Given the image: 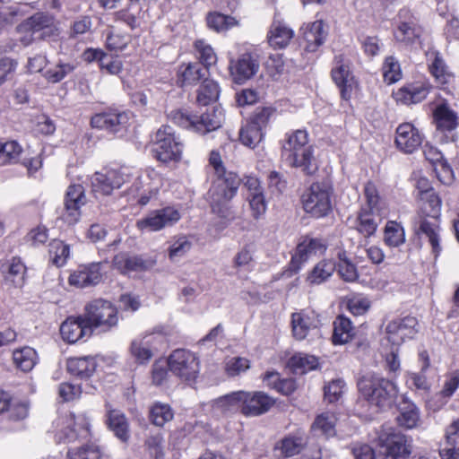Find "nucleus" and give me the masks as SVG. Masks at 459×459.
<instances>
[{"mask_svg": "<svg viewBox=\"0 0 459 459\" xmlns=\"http://www.w3.org/2000/svg\"><path fill=\"white\" fill-rule=\"evenodd\" d=\"M209 164L217 176L207 194L212 212L222 219L231 221L234 212L230 201L237 195L241 180L236 173L226 171L219 152H210Z\"/></svg>", "mask_w": 459, "mask_h": 459, "instance_id": "1", "label": "nucleus"}, {"mask_svg": "<svg viewBox=\"0 0 459 459\" xmlns=\"http://www.w3.org/2000/svg\"><path fill=\"white\" fill-rule=\"evenodd\" d=\"M281 158L291 168L299 169L307 176L318 169L315 156V147L308 143V134L305 130H295L285 134L281 141Z\"/></svg>", "mask_w": 459, "mask_h": 459, "instance_id": "2", "label": "nucleus"}, {"mask_svg": "<svg viewBox=\"0 0 459 459\" xmlns=\"http://www.w3.org/2000/svg\"><path fill=\"white\" fill-rule=\"evenodd\" d=\"M361 395L380 409L391 406L397 394L396 385L376 373H367L358 381Z\"/></svg>", "mask_w": 459, "mask_h": 459, "instance_id": "3", "label": "nucleus"}, {"mask_svg": "<svg viewBox=\"0 0 459 459\" xmlns=\"http://www.w3.org/2000/svg\"><path fill=\"white\" fill-rule=\"evenodd\" d=\"M333 188L327 183H314L302 196L306 212L315 218L326 217L333 210Z\"/></svg>", "mask_w": 459, "mask_h": 459, "instance_id": "4", "label": "nucleus"}, {"mask_svg": "<svg viewBox=\"0 0 459 459\" xmlns=\"http://www.w3.org/2000/svg\"><path fill=\"white\" fill-rule=\"evenodd\" d=\"M83 316L91 331L98 327L108 330L118 322L117 307L110 301L102 299L88 303Z\"/></svg>", "mask_w": 459, "mask_h": 459, "instance_id": "5", "label": "nucleus"}, {"mask_svg": "<svg viewBox=\"0 0 459 459\" xmlns=\"http://www.w3.org/2000/svg\"><path fill=\"white\" fill-rule=\"evenodd\" d=\"M169 371L185 382L195 381L200 371L198 357L189 350L177 349L168 359Z\"/></svg>", "mask_w": 459, "mask_h": 459, "instance_id": "6", "label": "nucleus"}, {"mask_svg": "<svg viewBox=\"0 0 459 459\" xmlns=\"http://www.w3.org/2000/svg\"><path fill=\"white\" fill-rule=\"evenodd\" d=\"M377 445L379 456L383 459H406L411 454L406 437L393 428L380 432Z\"/></svg>", "mask_w": 459, "mask_h": 459, "instance_id": "7", "label": "nucleus"}, {"mask_svg": "<svg viewBox=\"0 0 459 459\" xmlns=\"http://www.w3.org/2000/svg\"><path fill=\"white\" fill-rule=\"evenodd\" d=\"M439 217L419 213L413 221V231L420 239H427L431 246L432 254L437 258L442 251L440 245Z\"/></svg>", "mask_w": 459, "mask_h": 459, "instance_id": "8", "label": "nucleus"}, {"mask_svg": "<svg viewBox=\"0 0 459 459\" xmlns=\"http://www.w3.org/2000/svg\"><path fill=\"white\" fill-rule=\"evenodd\" d=\"M154 152L157 159L162 162L180 160L182 144L177 141L169 126H163L157 131Z\"/></svg>", "mask_w": 459, "mask_h": 459, "instance_id": "9", "label": "nucleus"}, {"mask_svg": "<svg viewBox=\"0 0 459 459\" xmlns=\"http://www.w3.org/2000/svg\"><path fill=\"white\" fill-rule=\"evenodd\" d=\"M241 400V413L247 417H255L267 412L274 400L264 392L237 391L234 394Z\"/></svg>", "mask_w": 459, "mask_h": 459, "instance_id": "10", "label": "nucleus"}, {"mask_svg": "<svg viewBox=\"0 0 459 459\" xmlns=\"http://www.w3.org/2000/svg\"><path fill=\"white\" fill-rule=\"evenodd\" d=\"M179 212L171 206L154 210L145 217L137 221L136 226L141 230L158 231L165 227H170L180 219Z\"/></svg>", "mask_w": 459, "mask_h": 459, "instance_id": "11", "label": "nucleus"}, {"mask_svg": "<svg viewBox=\"0 0 459 459\" xmlns=\"http://www.w3.org/2000/svg\"><path fill=\"white\" fill-rule=\"evenodd\" d=\"M334 65L331 72L332 79L339 88L342 99L348 100L357 88V82L342 56L334 57Z\"/></svg>", "mask_w": 459, "mask_h": 459, "instance_id": "12", "label": "nucleus"}, {"mask_svg": "<svg viewBox=\"0 0 459 459\" xmlns=\"http://www.w3.org/2000/svg\"><path fill=\"white\" fill-rule=\"evenodd\" d=\"M418 321L414 316L396 318L389 322L385 327L388 341L394 345H400L406 339H411L418 332Z\"/></svg>", "mask_w": 459, "mask_h": 459, "instance_id": "13", "label": "nucleus"}, {"mask_svg": "<svg viewBox=\"0 0 459 459\" xmlns=\"http://www.w3.org/2000/svg\"><path fill=\"white\" fill-rule=\"evenodd\" d=\"M260 64L257 56L245 53L236 61H231L230 72L234 82L242 84L252 78L259 70Z\"/></svg>", "mask_w": 459, "mask_h": 459, "instance_id": "14", "label": "nucleus"}, {"mask_svg": "<svg viewBox=\"0 0 459 459\" xmlns=\"http://www.w3.org/2000/svg\"><path fill=\"white\" fill-rule=\"evenodd\" d=\"M156 260L144 255L119 253L114 256L113 265L123 274L135 272H145L152 269Z\"/></svg>", "mask_w": 459, "mask_h": 459, "instance_id": "15", "label": "nucleus"}, {"mask_svg": "<svg viewBox=\"0 0 459 459\" xmlns=\"http://www.w3.org/2000/svg\"><path fill=\"white\" fill-rule=\"evenodd\" d=\"M125 182L124 175L117 169H105L97 172L91 178L93 193L98 196L108 195L114 189L119 188Z\"/></svg>", "mask_w": 459, "mask_h": 459, "instance_id": "16", "label": "nucleus"}, {"mask_svg": "<svg viewBox=\"0 0 459 459\" xmlns=\"http://www.w3.org/2000/svg\"><path fill=\"white\" fill-rule=\"evenodd\" d=\"M86 197L82 185H72L68 187L65 198V212L63 217L69 224L78 221L81 212L80 208L85 204Z\"/></svg>", "mask_w": 459, "mask_h": 459, "instance_id": "17", "label": "nucleus"}, {"mask_svg": "<svg viewBox=\"0 0 459 459\" xmlns=\"http://www.w3.org/2000/svg\"><path fill=\"white\" fill-rule=\"evenodd\" d=\"M60 333L64 341L75 343L83 337L91 335L92 331L86 324L84 316L68 317L60 326Z\"/></svg>", "mask_w": 459, "mask_h": 459, "instance_id": "18", "label": "nucleus"}, {"mask_svg": "<svg viewBox=\"0 0 459 459\" xmlns=\"http://www.w3.org/2000/svg\"><path fill=\"white\" fill-rule=\"evenodd\" d=\"M102 278L101 264L92 263L80 265L69 276V283L79 288H85L98 284Z\"/></svg>", "mask_w": 459, "mask_h": 459, "instance_id": "19", "label": "nucleus"}, {"mask_svg": "<svg viewBox=\"0 0 459 459\" xmlns=\"http://www.w3.org/2000/svg\"><path fill=\"white\" fill-rule=\"evenodd\" d=\"M172 121L201 134L212 132L221 126L218 117H172Z\"/></svg>", "mask_w": 459, "mask_h": 459, "instance_id": "20", "label": "nucleus"}, {"mask_svg": "<svg viewBox=\"0 0 459 459\" xmlns=\"http://www.w3.org/2000/svg\"><path fill=\"white\" fill-rule=\"evenodd\" d=\"M421 143L422 136L413 125L403 123L397 127L395 144L400 151L412 153Z\"/></svg>", "mask_w": 459, "mask_h": 459, "instance_id": "21", "label": "nucleus"}, {"mask_svg": "<svg viewBox=\"0 0 459 459\" xmlns=\"http://www.w3.org/2000/svg\"><path fill=\"white\" fill-rule=\"evenodd\" d=\"M54 17L46 13H36L25 21H23L21 24H19L16 28L17 31H28L30 30L35 34L40 33L39 35V39L45 38L48 32H52L55 24H54Z\"/></svg>", "mask_w": 459, "mask_h": 459, "instance_id": "22", "label": "nucleus"}, {"mask_svg": "<svg viewBox=\"0 0 459 459\" xmlns=\"http://www.w3.org/2000/svg\"><path fill=\"white\" fill-rule=\"evenodd\" d=\"M319 325L318 316L311 311H300L293 313L291 316L292 333L295 339L304 340L310 330L317 328Z\"/></svg>", "mask_w": 459, "mask_h": 459, "instance_id": "23", "label": "nucleus"}, {"mask_svg": "<svg viewBox=\"0 0 459 459\" xmlns=\"http://www.w3.org/2000/svg\"><path fill=\"white\" fill-rule=\"evenodd\" d=\"M326 37V26L322 20L307 24L303 31V39L306 41L305 51H316L324 44Z\"/></svg>", "mask_w": 459, "mask_h": 459, "instance_id": "24", "label": "nucleus"}, {"mask_svg": "<svg viewBox=\"0 0 459 459\" xmlns=\"http://www.w3.org/2000/svg\"><path fill=\"white\" fill-rule=\"evenodd\" d=\"M4 281L15 288H22L25 283L27 268L18 257H13L2 265Z\"/></svg>", "mask_w": 459, "mask_h": 459, "instance_id": "25", "label": "nucleus"}, {"mask_svg": "<svg viewBox=\"0 0 459 459\" xmlns=\"http://www.w3.org/2000/svg\"><path fill=\"white\" fill-rule=\"evenodd\" d=\"M266 117H253L250 122L243 126L239 132L241 143L254 148L264 137L262 125L265 123Z\"/></svg>", "mask_w": 459, "mask_h": 459, "instance_id": "26", "label": "nucleus"}, {"mask_svg": "<svg viewBox=\"0 0 459 459\" xmlns=\"http://www.w3.org/2000/svg\"><path fill=\"white\" fill-rule=\"evenodd\" d=\"M442 459H459V418L446 430V441L439 450Z\"/></svg>", "mask_w": 459, "mask_h": 459, "instance_id": "27", "label": "nucleus"}, {"mask_svg": "<svg viewBox=\"0 0 459 459\" xmlns=\"http://www.w3.org/2000/svg\"><path fill=\"white\" fill-rule=\"evenodd\" d=\"M96 367V361L92 357L71 358L66 363L68 372L81 379L91 377Z\"/></svg>", "mask_w": 459, "mask_h": 459, "instance_id": "28", "label": "nucleus"}, {"mask_svg": "<svg viewBox=\"0 0 459 459\" xmlns=\"http://www.w3.org/2000/svg\"><path fill=\"white\" fill-rule=\"evenodd\" d=\"M420 420L418 407L408 399H403L399 404V415L396 418L398 425L410 429L416 428Z\"/></svg>", "mask_w": 459, "mask_h": 459, "instance_id": "29", "label": "nucleus"}, {"mask_svg": "<svg viewBox=\"0 0 459 459\" xmlns=\"http://www.w3.org/2000/svg\"><path fill=\"white\" fill-rule=\"evenodd\" d=\"M107 411V423L109 429L121 441L126 442L129 438L128 422L123 412L118 410L108 408L106 405Z\"/></svg>", "mask_w": 459, "mask_h": 459, "instance_id": "30", "label": "nucleus"}, {"mask_svg": "<svg viewBox=\"0 0 459 459\" xmlns=\"http://www.w3.org/2000/svg\"><path fill=\"white\" fill-rule=\"evenodd\" d=\"M377 211H369L368 208H361L358 216L357 230L365 238L373 236L377 229L380 216Z\"/></svg>", "mask_w": 459, "mask_h": 459, "instance_id": "31", "label": "nucleus"}, {"mask_svg": "<svg viewBox=\"0 0 459 459\" xmlns=\"http://www.w3.org/2000/svg\"><path fill=\"white\" fill-rule=\"evenodd\" d=\"M293 36L294 32L290 28L274 22L268 34V42L274 48H283L290 43Z\"/></svg>", "mask_w": 459, "mask_h": 459, "instance_id": "32", "label": "nucleus"}, {"mask_svg": "<svg viewBox=\"0 0 459 459\" xmlns=\"http://www.w3.org/2000/svg\"><path fill=\"white\" fill-rule=\"evenodd\" d=\"M14 365L23 372H30L38 362V354L29 346L16 349L13 352Z\"/></svg>", "mask_w": 459, "mask_h": 459, "instance_id": "33", "label": "nucleus"}, {"mask_svg": "<svg viewBox=\"0 0 459 459\" xmlns=\"http://www.w3.org/2000/svg\"><path fill=\"white\" fill-rule=\"evenodd\" d=\"M335 270V262L331 259H324L315 265L307 277V281L311 284H321L329 279Z\"/></svg>", "mask_w": 459, "mask_h": 459, "instance_id": "34", "label": "nucleus"}, {"mask_svg": "<svg viewBox=\"0 0 459 459\" xmlns=\"http://www.w3.org/2000/svg\"><path fill=\"white\" fill-rule=\"evenodd\" d=\"M354 334V329L349 318L340 316L333 322V342L334 344L348 342Z\"/></svg>", "mask_w": 459, "mask_h": 459, "instance_id": "35", "label": "nucleus"}, {"mask_svg": "<svg viewBox=\"0 0 459 459\" xmlns=\"http://www.w3.org/2000/svg\"><path fill=\"white\" fill-rule=\"evenodd\" d=\"M306 445V440L301 435H289L282 438L276 446L285 457L294 456L299 454Z\"/></svg>", "mask_w": 459, "mask_h": 459, "instance_id": "36", "label": "nucleus"}, {"mask_svg": "<svg viewBox=\"0 0 459 459\" xmlns=\"http://www.w3.org/2000/svg\"><path fill=\"white\" fill-rule=\"evenodd\" d=\"M434 59L429 65V72L434 76L437 83L441 86L448 84L453 79V74L448 70L445 61L438 55V53H433Z\"/></svg>", "mask_w": 459, "mask_h": 459, "instance_id": "37", "label": "nucleus"}, {"mask_svg": "<svg viewBox=\"0 0 459 459\" xmlns=\"http://www.w3.org/2000/svg\"><path fill=\"white\" fill-rule=\"evenodd\" d=\"M318 359L313 355L297 354L290 358L289 366L295 374L302 375L316 368Z\"/></svg>", "mask_w": 459, "mask_h": 459, "instance_id": "38", "label": "nucleus"}, {"mask_svg": "<svg viewBox=\"0 0 459 459\" xmlns=\"http://www.w3.org/2000/svg\"><path fill=\"white\" fill-rule=\"evenodd\" d=\"M337 256L339 262L336 270L340 277L345 281H355L359 277L355 264L348 258L345 251L338 252Z\"/></svg>", "mask_w": 459, "mask_h": 459, "instance_id": "39", "label": "nucleus"}, {"mask_svg": "<svg viewBox=\"0 0 459 459\" xmlns=\"http://www.w3.org/2000/svg\"><path fill=\"white\" fill-rule=\"evenodd\" d=\"M336 418L332 413H322L318 415L313 425L312 429L316 435L332 437L335 434Z\"/></svg>", "mask_w": 459, "mask_h": 459, "instance_id": "40", "label": "nucleus"}, {"mask_svg": "<svg viewBox=\"0 0 459 459\" xmlns=\"http://www.w3.org/2000/svg\"><path fill=\"white\" fill-rule=\"evenodd\" d=\"M219 96V85L212 80L205 79L198 90L196 101L200 106L214 102Z\"/></svg>", "mask_w": 459, "mask_h": 459, "instance_id": "41", "label": "nucleus"}, {"mask_svg": "<svg viewBox=\"0 0 459 459\" xmlns=\"http://www.w3.org/2000/svg\"><path fill=\"white\" fill-rule=\"evenodd\" d=\"M385 243L391 247H397L404 243V230L399 223L390 221L386 223L384 235Z\"/></svg>", "mask_w": 459, "mask_h": 459, "instance_id": "42", "label": "nucleus"}, {"mask_svg": "<svg viewBox=\"0 0 459 459\" xmlns=\"http://www.w3.org/2000/svg\"><path fill=\"white\" fill-rule=\"evenodd\" d=\"M264 380L267 382L268 385L275 388L282 394L289 395L296 389V382L291 378L280 379L277 372H267Z\"/></svg>", "mask_w": 459, "mask_h": 459, "instance_id": "43", "label": "nucleus"}, {"mask_svg": "<svg viewBox=\"0 0 459 459\" xmlns=\"http://www.w3.org/2000/svg\"><path fill=\"white\" fill-rule=\"evenodd\" d=\"M173 416L172 409L166 403H156L150 409V420L158 427H163L173 419Z\"/></svg>", "mask_w": 459, "mask_h": 459, "instance_id": "44", "label": "nucleus"}, {"mask_svg": "<svg viewBox=\"0 0 459 459\" xmlns=\"http://www.w3.org/2000/svg\"><path fill=\"white\" fill-rule=\"evenodd\" d=\"M313 255V253L311 252L304 238L297 246L295 254L291 257L287 272H290V274L297 273L300 270L302 264L308 259L309 255Z\"/></svg>", "mask_w": 459, "mask_h": 459, "instance_id": "45", "label": "nucleus"}, {"mask_svg": "<svg viewBox=\"0 0 459 459\" xmlns=\"http://www.w3.org/2000/svg\"><path fill=\"white\" fill-rule=\"evenodd\" d=\"M22 152V148L16 141L0 143V166L17 162Z\"/></svg>", "mask_w": 459, "mask_h": 459, "instance_id": "46", "label": "nucleus"}, {"mask_svg": "<svg viewBox=\"0 0 459 459\" xmlns=\"http://www.w3.org/2000/svg\"><path fill=\"white\" fill-rule=\"evenodd\" d=\"M49 259L56 266H62L66 263L70 255V247L61 240L54 239L49 244Z\"/></svg>", "mask_w": 459, "mask_h": 459, "instance_id": "47", "label": "nucleus"}, {"mask_svg": "<svg viewBox=\"0 0 459 459\" xmlns=\"http://www.w3.org/2000/svg\"><path fill=\"white\" fill-rule=\"evenodd\" d=\"M206 22L208 27L217 32L227 30L237 24L235 18L216 12L208 13Z\"/></svg>", "mask_w": 459, "mask_h": 459, "instance_id": "48", "label": "nucleus"}, {"mask_svg": "<svg viewBox=\"0 0 459 459\" xmlns=\"http://www.w3.org/2000/svg\"><path fill=\"white\" fill-rule=\"evenodd\" d=\"M75 69L73 63L59 62L54 67L48 68L44 74L46 80L52 83L61 82L65 76L72 74Z\"/></svg>", "mask_w": 459, "mask_h": 459, "instance_id": "49", "label": "nucleus"}, {"mask_svg": "<svg viewBox=\"0 0 459 459\" xmlns=\"http://www.w3.org/2000/svg\"><path fill=\"white\" fill-rule=\"evenodd\" d=\"M100 447L94 444H86L80 447L71 448L67 451V459H100Z\"/></svg>", "mask_w": 459, "mask_h": 459, "instance_id": "50", "label": "nucleus"}, {"mask_svg": "<svg viewBox=\"0 0 459 459\" xmlns=\"http://www.w3.org/2000/svg\"><path fill=\"white\" fill-rule=\"evenodd\" d=\"M120 117H91V125L93 128L105 130L111 134L119 132L121 128Z\"/></svg>", "mask_w": 459, "mask_h": 459, "instance_id": "51", "label": "nucleus"}, {"mask_svg": "<svg viewBox=\"0 0 459 459\" xmlns=\"http://www.w3.org/2000/svg\"><path fill=\"white\" fill-rule=\"evenodd\" d=\"M130 351L134 359L141 364L148 362L152 357V349L139 337L131 342Z\"/></svg>", "mask_w": 459, "mask_h": 459, "instance_id": "52", "label": "nucleus"}, {"mask_svg": "<svg viewBox=\"0 0 459 459\" xmlns=\"http://www.w3.org/2000/svg\"><path fill=\"white\" fill-rule=\"evenodd\" d=\"M458 387L459 371H455L446 380L443 389L436 395L437 399L441 400L439 407L447 403V400L455 394Z\"/></svg>", "mask_w": 459, "mask_h": 459, "instance_id": "53", "label": "nucleus"}, {"mask_svg": "<svg viewBox=\"0 0 459 459\" xmlns=\"http://www.w3.org/2000/svg\"><path fill=\"white\" fill-rule=\"evenodd\" d=\"M401 69L398 61L394 56L385 58L383 65V76L385 81L391 84L401 79Z\"/></svg>", "mask_w": 459, "mask_h": 459, "instance_id": "54", "label": "nucleus"}, {"mask_svg": "<svg viewBox=\"0 0 459 459\" xmlns=\"http://www.w3.org/2000/svg\"><path fill=\"white\" fill-rule=\"evenodd\" d=\"M420 35V30L411 22H402L394 32V37L398 41L411 43Z\"/></svg>", "mask_w": 459, "mask_h": 459, "instance_id": "55", "label": "nucleus"}, {"mask_svg": "<svg viewBox=\"0 0 459 459\" xmlns=\"http://www.w3.org/2000/svg\"><path fill=\"white\" fill-rule=\"evenodd\" d=\"M208 67L200 64H189L182 73L183 82L188 84L195 83L205 77Z\"/></svg>", "mask_w": 459, "mask_h": 459, "instance_id": "56", "label": "nucleus"}, {"mask_svg": "<svg viewBox=\"0 0 459 459\" xmlns=\"http://www.w3.org/2000/svg\"><path fill=\"white\" fill-rule=\"evenodd\" d=\"M250 368V362L247 359L242 357L230 358L226 362V372L230 377H236Z\"/></svg>", "mask_w": 459, "mask_h": 459, "instance_id": "57", "label": "nucleus"}, {"mask_svg": "<svg viewBox=\"0 0 459 459\" xmlns=\"http://www.w3.org/2000/svg\"><path fill=\"white\" fill-rule=\"evenodd\" d=\"M192 244L186 237H180L169 247V255L173 261L184 256L190 249Z\"/></svg>", "mask_w": 459, "mask_h": 459, "instance_id": "58", "label": "nucleus"}, {"mask_svg": "<svg viewBox=\"0 0 459 459\" xmlns=\"http://www.w3.org/2000/svg\"><path fill=\"white\" fill-rule=\"evenodd\" d=\"M422 200H426L424 208L422 209L421 214L424 215H436L439 217L441 208V199L434 192L427 194V195L421 196Z\"/></svg>", "mask_w": 459, "mask_h": 459, "instance_id": "59", "label": "nucleus"}, {"mask_svg": "<svg viewBox=\"0 0 459 459\" xmlns=\"http://www.w3.org/2000/svg\"><path fill=\"white\" fill-rule=\"evenodd\" d=\"M163 437L160 433L150 436L146 441L145 446L149 451L152 459H162L163 457Z\"/></svg>", "mask_w": 459, "mask_h": 459, "instance_id": "60", "label": "nucleus"}, {"mask_svg": "<svg viewBox=\"0 0 459 459\" xmlns=\"http://www.w3.org/2000/svg\"><path fill=\"white\" fill-rule=\"evenodd\" d=\"M345 383L343 380L336 379L325 386V400L332 403L337 402L343 393Z\"/></svg>", "mask_w": 459, "mask_h": 459, "instance_id": "61", "label": "nucleus"}, {"mask_svg": "<svg viewBox=\"0 0 459 459\" xmlns=\"http://www.w3.org/2000/svg\"><path fill=\"white\" fill-rule=\"evenodd\" d=\"M195 48L199 53V58L204 66L209 67L216 63L217 57L213 49L203 40L195 42Z\"/></svg>", "mask_w": 459, "mask_h": 459, "instance_id": "62", "label": "nucleus"}, {"mask_svg": "<svg viewBox=\"0 0 459 459\" xmlns=\"http://www.w3.org/2000/svg\"><path fill=\"white\" fill-rule=\"evenodd\" d=\"M252 215L255 219L260 218L266 211V204L263 192H254L252 195H248Z\"/></svg>", "mask_w": 459, "mask_h": 459, "instance_id": "63", "label": "nucleus"}, {"mask_svg": "<svg viewBox=\"0 0 459 459\" xmlns=\"http://www.w3.org/2000/svg\"><path fill=\"white\" fill-rule=\"evenodd\" d=\"M364 195L367 204L362 208H368L369 211H377L379 195L376 186L372 182H368L365 185Z\"/></svg>", "mask_w": 459, "mask_h": 459, "instance_id": "64", "label": "nucleus"}]
</instances>
